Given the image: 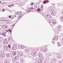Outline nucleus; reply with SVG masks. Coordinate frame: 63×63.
<instances>
[{"label": "nucleus", "mask_w": 63, "mask_h": 63, "mask_svg": "<svg viewBox=\"0 0 63 63\" xmlns=\"http://www.w3.org/2000/svg\"><path fill=\"white\" fill-rule=\"evenodd\" d=\"M0 55L1 57H4L5 56V54L2 52L0 53Z\"/></svg>", "instance_id": "4"}, {"label": "nucleus", "mask_w": 63, "mask_h": 63, "mask_svg": "<svg viewBox=\"0 0 63 63\" xmlns=\"http://www.w3.org/2000/svg\"><path fill=\"white\" fill-rule=\"evenodd\" d=\"M56 14V12L54 11H53L52 12V13L51 14V15L52 16H55Z\"/></svg>", "instance_id": "9"}, {"label": "nucleus", "mask_w": 63, "mask_h": 63, "mask_svg": "<svg viewBox=\"0 0 63 63\" xmlns=\"http://www.w3.org/2000/svg\"><path fill=\"white\" fill-rule=\"evenodd\" d=\"M34 4V3H32L31 4V5L32 6Z\"/></svg>", "instance_id": "43"}, {"label": "nucleus", "mask_w": 63, "mask_h": 63, "mask_svg": "<svg viewBox=\"0 0 63 63\" xmlns=\"http://www.w3.org/2000/svg\"><path fill=\"white\" fill-rule=\"evenodd\" d=\"M8 7H10V8H11V6L10 5L8 6Z\"/></svg>", "instance_id": "46"}, {"label": "nucleus", "mask_w": 63, "mask_h": 63, "mask_svg": "<svg viewBox=\"0 0 63 63\" xmlns=\"http://www.w3.org/2000/svg\"><path fill=\"white\" fill-rule=\"evenodd\" d=\"M62 29L60 28V25H58L57 27H55V29L54 30L55 33H56L57 34H58L59 31H61Z\"/></svg>", "instance_id": "1"}, {"label": "nucleus", "mask_w": 63, "mask_h": 63, "mask_svg": "<svg viewBox=\"0 0 63 63\" xmlns=\"http://www.w3.org/2000/svg\"><path fill=\"white\" fill-rule=\"evenodd\" d=\"M31 11V10H28L26 12H29L30 11Z\"/></svg>", "instance_id": "28"}, {"label": "nucleus", "mask_w": 63, "mask_h": 63, "mask_svg": "<svg viewBox=\"0 0 63 63\" xmlns=\"http://www.w3.org/2000/svg\"><path fill=\"white\" fill-rule=\"evenodd\" d=\"M47 48H44L42 49V51L43 52H46L47 51Z\"/></svg>", "instance_id": "11"}, {"label": "nucleus", "mask_w": 63, "mask_h": 63, "mask_svg": "<svg viewBox=\"0 0 63 63\" xmlns=\"http://www.w3.org/2000/svg\"><path fill=\"white\" fill-rule=\"evenodd\" d=\"M57 57L58 59H60V57H61V56L60 55V54L59 53H57Z\"/></svg>", "instance_id": "3"}, {"label": "nucleus", "mask_w": 63, "mask_h": 63, "mask_svg": "<svg viewBox=\"0 0 63 63\" xmlns=\"http://www.w3.org/2000/svg\"><path fill=\"white\" fill-rule=\"evenodd\" d=\"M62 40H63V39H62Z\"/></svg>", "instance_id": "54"}, {"label": "nucleus", "mask_w": 63, "mask_h": 63, "mask_svg": "<svg viewBox=\"0 0 63 63\" xmlns=\"http://www.w3.org/2000/svg\"><path fill=\"white\" fill-rule=\"evenodd\" d=\"M4 3H5V4H7V3H5V2H2V3H1V4H2V5Z\"/></svg>", "instance_id": "36"}, {"label": "nucleus", "mask_w": 63, "mask_h": 63, "mask_svg": "<svg viewBox=\"0 0 63 63\" xmlns=\"http://www.w3.org/2000/svg\"><path fill=\"white\" fill-rule=\"evenodd\" d=\"M9 17L10 18H11V16H9Z\"/></svg>", "instance_id": "45"}, {"label": "nucleus", "mask_w": 63, "mask_h": 63, "mask_svg": "<svg viewBox=\"0 0 63 63\" xmlns=\"http://www.w3.org/2000/svg\"><path fill=\"white\" fill-rule=\"evenodd\" d=\"M8 30L9 31H10L11 33H12V31L11 30Z\"/></svg>", "instance_id": "30"}, {"label": "nucleus", "mask_w": 63, "mask_h": 63, "mask_svg": "<svg viewBox=\"0 0 63 63\" xmlns=\"http://www.w3.org/2000/svg\"><path fill=\"white\" fill-rule=\"evenodd\" d=\"M58 47H60L61 46V44H60V43L59 42H58Z\"/></svg>", "instance_id": "25"}, {"label": "nucleus", "mask_w": 63, "mask_h": 63, "mask_svg": "<svg viewBox=\"0 0 63 63\" xmlns=\"http://www.w3.org/2000/svg\"><path fill=\"white\" fill-rule=\"evenodd\" d=\"M1 1H0V3H1Z\"/></svg>", "instance_id": "52"}, {"label": "nucleus", "mask_w": 63, "mask_h": 63, "mask_svg": "<svg viewBox=\"0 0 63 63\" xmlns=\"http://www.w3.org/2000/svg\"><path fill=\"white\" fill-rule=\"evenodd\" d=\"M59 12H60V9L59 8V9H58V10Z\"/></svg>", "instance_id": "34"}, {"label": "nucleus", "mask_w": 63, "mask_h": 63, "mask_svg": "<svg viewBox=\"0 0 63 63\" xmlns=\"http://www.w3.org/2000/svg\"><path fill=\"white\" fill-rule=\"evenodd\" d=\"M28 57L29 58H31L32 57L31 56H28Z\"/></svg>", "instance_id": "33"}, {"label": "nucleus", "mask_w": 63, "mask_h": 63, "mask_svg": "<svg viewBox=\"0 0 63 63\" xmlns=\"http://www.w3.org/2000/svg\"><path fill=\"white\" fill-rule=\"evenodd\" d=\"M62 13H63V12H62Z\"/></svg>", "instance_id": "60"}, {"label": "nucleus", "mask_w": 63, "mask_h": 63, "mask_svg": "<svg viewBox=\"0 0 63 63\" xmlns=\"http://www.w3.org/2000/svg\"><path fill=\"white\" fill-rule=\"evenodd\" d=\"M20 13L19 12H18V15H20V14H19Z\"/></svg>", "instance_id": "41"}, {"label": "nucleus", "mask_w": 63, "mask_h": 63, "mask_svg": "<svg viewBox=\"0 0 63 63\" xmlns=\"http://www.w3.org/2000/svg\"><path fill=\"white\" fill-rule=\"evenodd\" d=\"M9 49L8 48V47H4V49L5 50L7 51Z\"/></svg>", "instance_id": "22"}, {"label": "nucleus", "mask_w": 63, "mask_h": 63, "mask_svg": "<svg viewBox=\"0 0 63 63\" xmlns=\"http://www.w3.org/2000/svg\"><path fill=\"white\" fill-rule=\"evenodd\" d=\"M8 26H6L5 25H4L2 26V28L3 29H6L8 28Z\"/></svg>", "instance_id": "6"}, {"label": "nucleus", "mask_w": 63, "mask_h": 63, "mask_svg": "<svg viewBox=\"0 0 63 63\" xmlns=\"http://www.w3.org/2000/svg\"><path fill=\"white\" fill-rule=\"evenodd\" d=\"M2 21H3V20H2Z\"/></svg>", "instance_id": "58"}, {"label": "nucleus", "mask_w": 63, "mask_h": 63, "mask_svg": "<svg viewBox=\"0 0 63 63\" xmlns=\"http://www.w3.org/2000/svg\"><path fill=\"white\" fill-rule=\"evenodd\" d=\"M15 14L16 15H18V12H16Z\"/></svg>", "instance_id": "37"}, {"label": "nucleus", "mask_w": 63, "mask_h": 63, "mask_svg": "<svg viewBox=\"0 0 63 63\" xmlns=\"http://www.w3.org/2000/svg\"><path fill=\"white\" fill-rule=\"evenodd\" d=\"M34 7L35 8H37V5H36L35 6V5H34Z\"/></svg>", "instance_id": "29"}, {"label": "nucleus", "mask_w": 63, "mask_h": 63, "mask_svg": "<svg viewBox=\"0 0 63 63\" xmlns=\"http://www.w3.org/2000/svg\"><path fill=\"white\" fill-rule=\"evenodd\" d=\"M17 48V46H14L12 47V49L14 50H15V49H16Z\"/></svg>", "instance_id": "8"}, {"label": "nucleus", "mask_w": 63, "mask_h": 63, "mask_svg": "<svg viewBox=\"0 0 63 63\" xmlns=\"http://www.w3.org/2000/svg\"><path fill=\"white\" fill-rule=\"evenodd\" d=\"M3 20L4 21H8V20Z\"/></svg>", "instance_id": "38"}, {"label": "nucleus", "mask_w": 63, "mask_h": 63, "mask_svg": "<svg viewBox=\"0 0 63 63\" xmlns=\"http://www.w3.org/2000/svg\"><path fill=\"white\" fill-rule=\"evenodd\" d=\"M52 43L53 44H54L55 43V42L54 41V39H53L52 40Z\"/></svg>", "instance_id": "27"}, {"label": "nucleus", "mask_w": 63, "mask_h": 63, "mask_svg": "<svg viewBox=\"0 0 63 63\" xmlns=\"http://www.w3.org/2000/svg\"><path fill=\"white\" fill-rule=\"evenodd\" d=\"M60 38V36H55L53 38V39L57 41H58V39Z\"/></svg>", "instance_id": "2"}, {"label": "nucleus", "mask_w": 63, "mask_h": 63, "mask_svg": "<svg viewBox=\"0 0 63 63\" xmlns=\"http://www.w3.org/2000/svg\"><path fill=\"white\" fill-rule=\"evenodd\" d=\"M3 32H2V33H3Z\"/></svg>", "instance_id": "55"}, {"label": "nucleus", "mask_w": 63, "mask_h": 63, "mask_svg": "<svg viewBox=\"0 0 63 63\" xmlns=\"http://www.w3.org/2000/svg\"><path fill=\"white\" fill-rule=\"evenodd\" d=\"M24 50L26 52H28L29 51V49L28 48H27L26 47H25V49H24Z\"/></svg>", "instance_id": "10"}, {"label": "nucleus", "mask_w": 63, "mask_h": 63, "mask_svg": "<svg viewBox=\"0 0 63 63\" xmlns=\"http://www.w3.org/2000/svg\"><path fill=\"white\" fill-rule=\"evenodd\" d=\"M3 43L4 44L7 45L8 44V41L7 39H4V40Z\"/></svg>", "instance_id": "5"}, {"label": "nucleus", "mask_w": 63, "mask_h": 63, "mask_svg": "<svg viewBox=\"0 0 63 63\" xmlns=\"http://www.w3.org/2000/svg\"><path fill=\"white\" fill-rule=\"evenodd\" d=\"M12 53H13V54H12L13 55H14V56L16 55V51H13Z\"/></svg>", "instance_id": "16"}, {"label": "nucleus", "mask_w": 63, "mask_h": 63, "mask_svg": "<svg viewBox=\"0 0 63 63\" xmlns=\"http://www.w3.org/2000/svg\"><path fill=\"white\" fill-rule=\"evenodd\" d=\"M46 16L48 18H51L52 17V16H51L49 14H48L46 15Z\"/></svg>", "instance_id": "12"}, {"label": "nucleus", "mask_w": 63, "mask_h": 63, "mask_svg": "<svg viewBox=\"0 0 63 63\" xmlns=\"http://www.w3.org/2000/svg\"><path fill=\"white\" fill-rule=\"evenodd\" d=\"M5 4V3H4V4Z\"/></svg>", "instance_id": "59"}, {"label": "nucleus", "mask_w": 63, "mask_h": 63, "mask_svg": "<svg viewBox=\"0 0 63 63\" xmlns=\"http://www.w3.org/2000/svg\"><path fill=\"white\" fill-rule=\"evenodd\" d=\"M3 40V38L2 37H0V42H1L2 40Z\"/></svg>", "instance_id": "26"}, {"label": "nucleus", "mask_w": 63, "mask_h": 63, "mask_svg": "<svg viewBox=\"0 0 63 63\" xmlns=\"http://www.w3.org/2000/svg\"><path fill=\"white\" fill-rule=\"evenodd\" d=\"M21 61L22 62H23L24 61V59H22L21 60Z\"/></svg>", "instance_id": "31"}, {"label": "nucleus", "mask_w": 63, "mask_h": 63, "mask_svg": "<svg viewBox=\"0 0 63 63\" xmlns=\"http://www.w3.org/2000/svg\"><path fill=\"white\" fill-rule=\"evenodd\" d=\"M63 54V51L62 50V52H61Z\"/></svg>", "instance_id": "49"}, {"label": "nucleus", "mask_w": 63, "mask_h": 63, "mask_svg": "<svg viewBox=\"0 0 63 63\" xmlns=\"http://www.w3.org/2000/svg\"><path fill=\"white\" fill-rule=\"evenodd\" d=\"M37 11L38 12H40V11H41V8H38L37 10Z\"/></svg>", "instance_id": "23"}, {"label": "nucleus", "mask_w": 63, "mask_h": 63, "mask_svg": "<svg viewBox=\"0 0 63 63\" xmlns=\"http://www.w3.org/2000/svg\"><path fill=\"white\" fill-rule=\"evenodd\" d=\"M0 34H1V32H0Z\"/></svg>", "instance_id": "53"}, {"label": "nucleus", "mask_w": 63, "mask_h": 63, "mask_svg": "<svg viewBox=\"0 0 63 63\" xmlns=\"http://www.w3.org/2000/svg\"><path fill=\"white\" fill-rule=\"evenodd\" d=\"M26 47L24 46H21V47L22 49H24L25 48V49Z\"/></svg>", "instance_id": "19"}, {"label": "nucleus", "mask_w": 63, "mask_h": 63, "mask_svg": "<svg viewBox=\"0 0 63 63\" xmlns=\"http://www.w3.org/2000/svg\"><path fill=\"white\" fill-rule=\"evenodd\" d=\"M2 11H3V12H4V11H5V9H3V10H2Z\"/></svg>", "instance_id": "44"}, {"label": "nucleus", "mask_w": 63, "mask_h": 63, "mask_svg": "<svg viewBox=\"0 0 63 63\" xmlns=\"http://www.w3.org/2000/svg\"><path fill=\"white\" fill-rule=\"evenodd\" d=\"M14 4H11L10 5H9L11 6H13V7H14Z\"/></svg>", "instance_id": "32"}, {"label": "nucleus", "mask_w": 63, "mask_h": 63, "mask_svg": "<svg viewBox=\"0 0 63 63\" xmlns=\"http://www.w3.org/2000/svg\"><path fill=\"white\" fill-rule=\"evenodd\" d=\"M52 22L53 24L55 25L56 24V21L54 19L52 20Z\"/></svg>", "instance_id": "17"}, {"label": "nucleus", "mask_w": 63, "mask_h": 63, "mask_svg": "<svg viewBox=\"0 0 63 63\" xmlns=\"http://www.w3.org/2000/svg\"><path fill=\"white\" fill-rule=\"evenodd\" d=\"M47 54L48 55H49L50 54V53H47Z\"/></svg>", "instance_id": "35"}, {"label": "nucleus", "mask_w": 63, "mask_h": 63, "mask_svg": "<svg viewBox=\"0 0 63 63\" xmlns=\"http://www.w3.org/2000/svg\"><path fill=\"white\" fill-rule=\"evenodd\" d=\"M51 10H52V9H51Z\"/></svg>", "instance_id": "57"}, {"label": "nucleus", "mask_w": 63, "mask_h": 63, "mask_svg": "<svg viewBox=\"0 0 63 63\" xmlns=\"http://www.w3.org/2000/svg\"><path fill=\"white\" fill-rule=\"evenodd\" d=\"M23 53L22 52L20 53L19 54V56L20 57H21V56H23Z\"/></svg>", "instance_id": "14"}, {"label": "nucleus", "mask_w": 63, "mask_h": 63, "mask_svg": "<svg viewBox=\"0 0 63 63\" xmlns=\"http://www.w3.org/2000/svg\"><path fill=\"white\" fill-rule=\"evenodd\" d=\"M8 47H9V48H10L11 47H10V45H9L8 46Z\"/></svg>", "instance_id": "42"}, {"label": "nucleus", "mask_w": 63, "mask_h": 63, "mask_svg": "<svg viewBox=\"0 0 63 63\" xmlns=\"http://www.w3.org/2000/svg\"><path fill=\"white\" fill-rule=\"evenodd\" d=\"M19 13H20L19 14H20V15H21V12H19Z\"/></svg>", "instance_id": "48"}, {"label": "nucleus", "mask_w": 63, "mask_h": 63, "mask_svg": "<svg viewBox=\"0 0 63 63\" xmlns=\"http://www.w3.org/2000/svg\"><path fill=\"white\" fill-rule=\"evenodd\" d=\"M30 9H34L33 8V7H32L31 8H30Z\"/></svg>", "instance_id": "40"}, {"label": "nucleus", "mask_w": 63, "mask_h": 63, "mask_svg": "<svg viewBox=\"0 0 63 63\" xmlns=\"http://www.w3.org/2000/svg\"><path fill=\"white\" fill-rule=\"evenodd\" d=\"M39 57H42L43 56V54L40 53L39 55Z\"/></svg>", "instance_id": "18"}, {"label": "nucleus", "mask_w": 63, "mask_h": 63, "mask_svg": "<svg viewBox=\"0 0 63 63\" xmlns=\"http://www.w3.org/2000/svg\"><path fill=\"white\" fill-rule=\"evenodd\" d=\"M15 26V24H13L12 25V27H13V26Z\"/></svg>", "instance_id": "47"}, {"label": "nucleus", "mask_w": 63, "mask_h": 63, "mask_svg": "<svg viewBox=\"0 0 63 63\" xmlns=\"http://www.w3.org/2000/svg\"><path fill=\"white\" fill-rule=\"evenodd\" d=\"M38 61L39 63H41L43 62V61L42 60L40 59H39L38 60Z\"/></svg>", "instance_id": "15"}, {"label": "nucleus", "mask_w": 63, "mask_h": 63, "mask_svg": "<svg viewBox=\"0 0 63 63\" xmlns=\"http://www.w3.org/2000/svg\"><path fill=\"white\" fill-rule=\"evenodd\" d=\"M47 3H49V1L48 0H44L43 2V3L44 4H47Z\"/></svg>", "instance_id": "7"}, {"label": "nucleus", "mask_w": 63, "mask_h": 63, "mask_svg": "<svg viewBox=\"0 0 63 63\" xmlns=\"http://www.w3.org/2000/svg\"><path fill=\"white\" fill-rule=\"evenodd\" d=\"M6 56L7 57H10V56H11V54H7V55Z\"/></svg>", "instance_id": "24"}, {"label": "nucleus", "mask_w": 63, "mask_h": 63, "mask_svg": "<svg viewBox=\"0 0 63 63\" xmlns=\"http://www.w3.org/2000/svg\"><path fill=\"white\" fill-rule=\"evenodd\" d=\"M14 60H17L19 59V58H18V56H16L14 58Z\"/></svg>", "instance_id": "13"}, {"label": "nucleus", "mask_w": 63, "mask_h": 63, "mask_svg": "<svg viewBox=\"0 0 63 63\" xmlns=\"http://www.w3.org/2000/svg\"><path fill=\"white\" fill-rule=\"evenodd\" d=\"M53 61H55L56 60V59H53L52 60Z\"/></svg>", "instance_id": "39"}, {"label": "nucleus", "mask_w": 63, "mask_h": 63, "mask_svg": "<svg viewBox=\"0 0 63 63\" xmlns=\"http://www.w3.org/2000/svg\"><path fill=\"white\" fill-rule=\"evenodd\" d=\"M15 11V10H13V11Z\"/></svg>", "instance_id": "51"}, {"label": "nucleus", "mask_w": 63, "mask_h": 63, "mask_svg": "<svg viewBox=\"0 0 63 63\" xmlns=\"http://www.w3.org/2000/svg\"><path fill=\"white\" fill-rule=\"evenodd\" d=\"M6 31H7V32H8V30H6Z\"/></svg>", "instance_id": "50"}, {"label": "nucleus", "mask_w": 63, "mask_h": 63, "mask_svg": "<svg viewBox=\"0 0 63 63\" xmlns=\"http://www.w3.org/2000/svg\"><path fill=\"white\" fill-rule=\"evenodd\" d=\"M49 24H50V25H52L53 24V22H51V21H49Z\"/></svg>", "instance_id": "21"}, {"label": "nucleus", "mask_w": 63, "mask_h": 63, "mask_svg": "<svg viewBox=\"0 0 63 63\" xmlns=\"http://www.w3.org/2000/svg\"><path fill=\"white\" fill-rule=\"evenodd\" d=\"M3 34V33L1 34L2 35Z\"/></svg>", "instance_id": "56"}, {"label": "nucleus", "mask_w": 63, "mask_h": 63, "mask_svg": "<svg viewBox=\"0 0 63 63\" xmlns=\"http://www.w3.org/2000/svg\"><path fill=\"white\" fill-rule=\"evenodd\" d=\"M9 61L8 60H6L4 61V63H9Z\"/></svg>", "instance_id": "20"}]
</instances>
